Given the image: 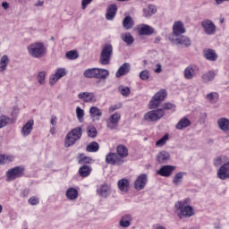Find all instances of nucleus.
Instances as JSON below:
<instances>
[{
  "label": "nucleus",
  "mask_w": 229,
  "mask_h": 229,
  "mask_svg": "<svg viewBox=\"0 0 229 229\" xmlns=\"http://www.w3.org/2000/svg\"><path fill=\"white\" fill-rule=\"evenodd\" d=\"M174 212L179 219H189L194 216V208L192 206L182 207V200L174 204Z\"/></svg>",
  "instance_id": "obj_1"
},
{
  "label": "nucleus",
  "mask_w": 229,
  "mask_h": 229,
  "mask_svg": "<svg viewBox=\"0 0 229 229\" xmlns=\"http://www.w3.org/2000/svg\"><path fill=\"white\" fill-rule=\"evenodd\" d=\"M28 53L32 58H42L46 53H47V49L46 46L42 42H36L31 44L27 47Z\"/></svg>",
  "instance_id": "obj_2"
},
{
  "label": "nucleus",
  "mask_w": 229,
  "mask_h": 229,
  "mask_svg": "<svg viewBox=\"0 0 229 229\" xmlns=\"http://www.w3.org/2000/svg\"><path fill=\"white\" fill-rule=\"evenodd\" d=\"M114 55V47L110 43H106L102 47L99 57V64L101 65H110V60Z\"/></svg>",
  "instance_id": "obj_3"
},
{
  "label": "nucleus",
  "mask_w": 229,
  "mask_h": 229,
  "mask_svg": "<svg viewBox=\"0 0 229 229\" xmlns=\"http://www.w3.org/2000/svg\"><path fill=\"white\" fill-rule=\"evenodd\" d=\"M82 131H83L81 127H76L70 132H68L64 140L65 148H71V146H74V144H76V141L81 139Z\"/></svg>",
  "instance_id": "obj_4"
},
{
  "label": "nucleus",
  "mask_w": 229,
  "mask_h": 229,
  "mask_svg": "<svg viewBox=\"0 0 229 229\" xmlns=\"http://www.w3.org/2000/svg\"><path fill=\"white\" fill-rule=\"evenodd\" d=\"M167 98V91L165 89H161L157 92L149 102V108L150 110H155L162 105V102L165 100Z\"/></svg>",
  "instance_id": "obj_5"
},
{
  "label": "nucleus",
  "mask_w": 229,
  "mask_h": 229,
  "mask_svg": "<svg viewBox=\"0 0 229 229\" xmlns=\"http://www.w3.org/2000/svg\"><path fill=\"white\" fill-rule=\"evenodd\" d=\"M164 115H165V112L164 109L159 108L148 111L147 114H145L144 119L145 121H148V123H155L157 121H160Z\"/></svg>",
  "instance_id": "obj_6"
},
{
  "label": "nucleus",
  "mask_w": 229,
  "mask_h": 229,
  "mask_svg": "<svg viewBox=\"0 0 229 229\" xmlns=\"http://www.w3.org/2000/svg\"><path fill=\"white\" fill-rule=\"evenodd\" d=\"M21 176H24V167L15 166L6 172V182H13Z\"/></svg>",
  "instance_id": "obj_7"
},
{
  "label": "nucleus",
  "mask_w": 229,
  "mask_h": 229,
  "mask_svg": "<svg viewBox=\"0 0 229 229\" xmlns=\"http://www.w3.org/2000/svg\"><path fill=\"white\" fill-rule=\"evenodd\" d=\"M169 40L172 44H174L178 47H190L191 38L187 36H181L180 38H174V36H169Z\"/></svg>",
  "instance_id": "obj_8"
},
{
  "label": "nucleus",
  "mask_w": 229,
  "mask_h": 229,
  "mask_svg": "<svg viewBox=\"0 0 229 229\" xmlns=\"http://www.w3.org/2000/svg\"><path fill=\"white\" fill-rule=\"evenodd\" d=\"M119 121H121V114L114 113L106 120V128H108V130H117Z\"/></svg>",
  "instance_id": "obj_9"
},
{
  "label": "nucleus",
  "mask_w": 229,
  "mask_h": 229,
  "mask_svg": "<svg viewBox=\"0 0 229 229\" xmlns=\"http://www.w3.org/2000/svg\"><path fill=\"white\" fill-rule=\"evenodd\" d=\"M106 162L111 165H123L124 159L119 157L117 154L110 152L106 156Z\"/></svg>",
  "instance_id": "obj_10"
},
{
  "label": "nucleus",
  "mask_w": 229,
  "mask_h": 229,
  "mask_svg": "<svg viewBox=\"0 0 229 229\" xmlns=\"http://www.w3.org/2000/svg\"><path fill=\"white\" fill-rule=\"evenodd\" d=\"M200 24L206 35H214L216 33V24L211 20L206 19Z\"/></svg>",
  "instance_id": "obj_11"
},
{
  "label": "nucleus",
  "mask_w": 229,
  "mask_h": 229,
  "mask_svg": "<svg viewBox=\"0 0 229 229\" xmlns=\"http://www.w3.org/2000/svg\"><path fill=\"white\" fill-rule=\"evenodd\" d=\"M67 75V71L65 68H59L56 70L55 74H52L49 78V84L51 86L55 85L58 80H61V78H64V76Z\"/></svg>",
  "instance_id": "obj_12"
},
{
  "label": "nucleus",
  "mask_w": 229,
  "mask_h": 229,
  "mask_svg": "<svg viewBox=\"0 0 229 229\" xmlns=\"http://www.w3.org/2000/svg\"><path fill=\"white\" fill-rule=\"evenodd\" d=\"M146 183H148V175L146 174H141L134 182V189L136 191H142V189L146 187Z\"/></svg>",
  "instance_id": "obj_13"
},
{
  "label": "nucleus",
  "mask_w": 229,
  "mask_h": 229,
  "mask_svg": "<svg viewBox=\"0 0 229 229\" xmlns=\"http://www.w3.org/2000/svg\"><path fill=\"white\" fill-rule=\"evenodd\" d=\"M183 33H185L183 23L182 21H175L173 26V34L170 35V37H180V35H183Z\"/></svg>",
  "instance_id": "obj_14"
},
{
  "label": "nucleus",
  "mask_w": 229,
  "mask_h": 229,
  "mask_svg": "<svg viewBox=\"0 0 229 229\" xmlns=\"http://www.w3.org/2000/svg\"><path fill=\"white\" fill-rule=\"evenodd\" d=\"M217 176L220 180H228L229 178V161L220 166L217 171Z\"/></svg>",
  "instance_id": "obj_15"
},
{
  "label": "nucleus",
  "mask_w": 229,
  "mask_h": 229,
  "mask_svg": "<svg viewBox=\"0 0 229 229\" xmlns=\"http://www.w3.org/2000/svg\"><path fill=\"white\" fill-rule=\"evenodd\" d=\"M176 169L174 165H163L157 172V174H159L160 176H165V178H169L171 174H173V171Z\"/></svg>",
  "instance_id": "obj_16"
},
{
  "label": "nucleus",
  "mask_w": 229,
  "mask_h": 229,
  "mask_svg": "<svg viewBox=\"0 0 229 229\" xmlns=\"http://www.w3.org/2000/svg\"><path fill=\"white\" fill-rule=\"evenodd\" d=\"M183 74L186 80H192L198 74V66L194 64L189 65L185 68Z\"/></svg>",
  "instance_id": "obj_17"
},
{
  "label": "nucleus",
  "mask_w": 229,
  "mask_h": 229,
  "mask_svg": "<svg viewBox=\"0 0 229 229\" xmlns=\"http://www.w3.org/2000/svg\"><path fill=\"white\" fill-rule=\"evenodd\" d=\"M217 125L223 132L229 137V119L228 118H219L217 120Z\"/></svg>",
  "instance_id": "obj_18"
},
{
  "label": "nucleus",
  "mask_w": 229,
  "mask_h": 229,
  "mask_svg": "<svg viewBox=\"0 0 229 229\" xmlns=\"http://www.w3.org/2000/svg\"><path fill=\"white\" fill-rule=\"evenodd\" d=\"M96 96L92 92H81L78 94V98L84 101V103H93L96 101Z\"/></svg>",
  "instance_id": "obj_19"
},
{
  "label": "nucleus",
  "mask_w": 229,
  "mask_h": 229,
  "mask_svg": "<svg viewBox=\"0 0 229 229\" xmlns=\"http://www.w3.org/2000/svg\"><path fill=\"white\" fill-rule=\"evenodd\" d=\"M171 158V155L169 152L165 150L160 151L157 156H156V160L159 164H167L169 162V159Z\"/></svg>",
  "instance_id": "obj_20"
},
{
  "label": "nucleus",
  "mask_w": 229,
  "mask_h": 229,
  "mask_svg": "<svg viewBox=\"0 0 229 229\" xmlns=\"http://www.w3.org/2000/svg\"><path fill=\"white\" fill-rule=\"evenodd\" d=\"M204 58L206 60H208L209 62H216L217 60V53H216V50L212 48H206L203 51Z\"/></svg>",
  "instance_id": "obj_21"
},
{
  "label": "nucleus",
  "mask_w": 229,
  "mask_h": 229,
  "mask_svg": "<svg viewBox=\"0 0 229 229\" xmlns=\"http://www.w3.org/2000/svg\"><path fill=\"white\" fill-rule=\"evenodd\" d=\"M133 221V216L130 214L123 215L120 221L119 225L122 228H129L131 225V222Z\"/></svg>",
  "instance_id": "obj_22"
},
{
  "label": "nucleus",
  "mask_w": 229,
  "mask_h": 229,
  "mask_svg": "<svg viewBox=\"0 0 229 229\" xmlns=\"http://www.w3.org/2000/svg\"><path fill=\"white\" fill-rule=\"evenodd\" d=\"M106 21H114L115 15L117 14V5L109 4L106 10Z\"/></svg>",
  "instance_id": "obj_23"
},
{
  "label": "nucleus",
  "mask_w": 229,
  "mask_h": 229,
  "mask_svg": "<svg viewBox=\"0 0 229 229\" xmlns=\"http://www.w3.org/2000/svg\"><path fill=\"white\" fill-rule=\"evenodd\" d=\"M97 192L100 198H108L110 196L111 188L110 185L104 183L100 185V188L97 190Z\"/></svg>",
  "instance_id": "obj_24"
},
{
  "label": "nucleus",
  "mask_w": 229,
  "mask_h": 229,
  "mask_svg": "<svg viewBox=\"0 0 229 229\" xmlns=\"http://www.w3.org/2000/svg\"><path fill=\"white\" fill-rule=\"evenodd\" d=\"M35 124V121L33 120H29L22 127L21 129V134L23 137H28L33 131V126Z\"/></svg>",
  "instance_id": "obj_25"
},
{
  "label": "nucleus",
  "mask_w": 229,
  "mask_h": 229,
  "mask_svg": "<svg viewBox=\"0 0 229 229\" xmlns=\"http://www.w3.org/2000/svg\"><path fill=\"white\" fill-rule=\"evenodd\" d=\"M117 185L122 192H128L130 191V180L126 178L119 180Z\"/></svg>",
  "instance_id": "obj_26"
},
{
  "label": "nucleus",
  "mask_w": 229,
  "mask_h": 229,
  "mask_svg": "<svg viewBox=\"0 0 229 229\" xmlns=\"http://www.w3.org/2000/svg\"><path fill=\"white\" fill-rule=\"evenodd\" d=\"M130 69H131V67L130 66V63H124L122 66H120V68L116 72V78H121V76L128 74V72H130Z\"/></svg>",
  "instance_id": "obj_27"
},
{
  "label": "nucleus",
  "mask_w": 229,
  "mask_h": 229,
  "mask_svg": "<svg viewBox=\"0 0 229 229\" xmlns=\"http://www.w3.org/2000/svg\"><path fill=\"white\" fill-rule=\"evenodd\" d=\"M116 155H118L119 158H122V160H124L128 157V148L124 145H119L116 148Z\"/></svg>",
  "instance_id": "obj_28"
},
{
  "label": "nucleus",
  "mask_w": 229,
  "mask_h": 229,
  "mask_svg": "<svg viewBox=\"0 0 229 229\" xmlns=\"http://www.w3.org/2000/svg\"><path fill=\"white\" fill-rule=\"evenodd\" d=\"M108 76H110L108 70L97 68V80H106Z\"/></svg>",
  "instance_id": "obj_29"
},
{
  "label": "nucleus",
  "mask_w": 229,
  "mask_h": 229,
  "mask_svg": "<svg viewBox=\"0 0 229 229\" xmlns=\"http://www.w3.org/2000/svg\"><path fill=\"white\" fill-rule=\"evenodd\" d=\"M155 13H157V6L154 4H149L143 9L144 17H151V15H155Z\"/></svg>",
  "instance_id": "obj_30"
},
{
  "label": "nucleus",
  "mask_w": 229,
  "mask_h": 229,
  "mask_svg": "<svg viewBox=\"0 0 229 229\" xmlns=\"http://www.w3.org/2000/svg\"><path fill=\"white\" fill-rule=\"evenodd\" d=\"M189 126H191V120L187 117H183L178 122L175 128L176 130H183V128H187Z\"/></svg>",
  "instance_id": "obj_31"
},
{
  "label": "nucleus",
  "mask_w": 229,
  "mask_h": 229,
  "mask_svg": "<svg viewBox=\"0 0 229 229\" xmlns=\"http://www.w3.org/2000/svg\"><path fill=\"white\" fill-rule=\"evenodd\" d=\"M65 196L67 199L72 201L78 198V190H76L75 188H69L66 191Z\"/></svg>",
  "instance_id": "obj_32"
},
{
  "label": "nucleus",
  "mask_w": 229,
  "mask_h": 229,
  "mask_svg": "<svg viewBox=\"0 0 229 229\" xmlns=\"http://www.w3.org/2000/svg\"><path fill=\"white\" fill-rule=\"evenodd\" d=\"M8 64H10V58H8V55H3L0 58V72H4V71H6Z\"/></svg>",
  "instance_id": "obj_33"
},
{
  "label": "nucleus",
  "mask_w": 229,
  "mask_h": 229,
  "mask_svg": "<svg viewBox=\"0 0 229 229\" xmlns=\"http://www.w3.org/2000/svg\"><path fill=\"white\" fill-rule=\"evenodd\" d=\"M121 38H122L123 42H125V44L127 46H131V44H133V42H135L133 36H131V34L129 32L122 34Z\"/></svg>",
  "instance_id": "obj_34"
},
{
  "label": "nucleus",
  "mask_w": 229,
  "mask_h": 229,
  "mask_svg": "<svg viewBox=\"0 0 229 229\" xmlns=\"http://www.w3.org/2000/svg\"><path fill=\"white\" fill-rule=\"evenodd\" d=\"M98 68H89L84 71L83 76L84 78H95L97 80Z\"/></svg>",
  "instance_id": "obj_35"
},
{
  "label": "nucleus",
  "mask_w": 229,
  "mask_h": 229,
  "mask_svg": "<svg viewBox=\"0 0 229 229\" xmlns=\"http://www.w3.org/2000/svg\"><path fill=\"white\" fill-rule=\"evenodd\" d=\"M91 171L92 169L90 168V166L84 165L79 169V174L82 178H87V176L90 174Z\"/></svg>",
  "instance_id": "obj_36"
},
{
  "label": "nucleus",
  "mask_w": 229,
  "mask_h": 229,
  "mask_svg": "<svg viewBox=\"0 0 229 229\" xmlns=\"http://www.w3.org/2000/svg\"><path fill=\"white\" fill-rule=\"evenodd\" d=\"M155 30L149 25H142L139 30L140 35H152Z\"/></svg>",
  "instance_id": "obj_37"
},
{
  "label": "nucleus",
  "mask_w": 229,
  "mask_h": 229,
  "mask_svg": "<svg viewBox=\"0 0 229 229\" xmlns=\"http://www.w3.org/2000/svg\"><path fill=\"white\" fill-rule=\"evenodd\" d=\"M89 114L91 117H98V121H99V117L103 115V112L98 106H91L89 109Z\"/></svg>",
  "instance_id": "obj_38"
},
{
  "label": "nucleus",
  "mask_w": 229,
  "mask_h": 229,
  "mask_svg": "<svg viewBox=\"0 0 229 229\" xmlns=\"http://www.w3.org/2000/svg\"><path fill=\"white\" fill-rule=\"evenodd\" d=\"M86 151H88V153H98V151H99V143L92 141L87 146Z\"/></svg>",
  "instance_id": "obj_39"
},
{
  "label": "nucleus",
  "mask_w": 229,
  "mask_h": 229,
  "mask_svg": "<svg viewBox=\"0 0 229 229\" xmlns=\"http://www.w3.org/2000/svg\"><path fill=\"white\" fill-rule=\"evenodd\" d=\"M133 19H131L130 16H126L123 21V26L125 28V30H131L133 28Z\"/></svg>",
  "instance_id": "obj_40"
},
{
  "label": "nucleus",
  "mask_w": 229,
  "mask_h": 229,
  "mask_svg": "<svg viewBox=\"0 0 229 229\" xmlns=\"http://www.w3.org/2000/svg\"><path fill=\"white\" fill-rule=\"evenodd\" d=\"M12 118L9 116H6L4 114L0 115V130L1 128H4V126H8V124H11Z\"/></svg>",
  "instance_id": "obj_41"
},
{
  "label": "nucleus",
  "mask_w": 229,
  "mask_h": 229,
  "mask_svg": "<svg viewBox=\"0 0 229 229\" xmlns=\"http://www.w3.org/2000/svg\"><path fill=\"white\" fill-rule=\"evenodd\" d=\"M216 78V73L214 72H207L202 75V80L204 83H208V81H212Z\"/></svg>",
  "instance_id": "obj_42"
},
{
  "label": "nucleus",
  "mask_w": 229,
  "mask_h": 229,
  "mask_svg": "<svg viewBox=\"0 0 229 229\" xmlns=\"http://www.w3.org/2000/svg\"><path fill=\"white\" fill-rule=\"evenodd\" d=\"M206 99L209 101V103H217L219 99V94H217L216 92L208 93L206 96Z\"/></svg>",
  "instance_id": "obj_43"
},
{
  "label": "nucleus",
  "mask_w": 229,
  "mask_h": 229,
  "mask_svg": "<svg viewBox=\"0 0 229 229\" xmlns=\"http://www.w3.org/2000/svg\"><path fill=\"white\" fill-rule=\"evenodd\" d=\"M14 157L13 156H6L0 154V165L3 164H9V162H13Z\"/></svg>",
  "instance_id": "obj_44"
},
{
  "label": "nucleus",
  "mask_w": 229,
  "mask_h": 229,
  "mask_svg": "<svg viewBox=\"0 0 229 229\" xmlns=\"http://www.w3.org/2000/svg\"><path fill=\"white\" fill-rule=\"evenodd\" d=\"M68 60H76L80 57V54L76 50H71L65 54Z\"/></svg>",
  "instance_id": "obj_45"
},
{
  "label": "nucleus",
  "mask_w": 229,
  "mask_h": 229,
  "mask_svg": "<svg viewBox=\"0 0 229 229\" xmlns=\"http://www.w3.org/2000/svg\"><path fill=\"white\" fill-rule=\"evenodd\" d=\"M47 73L46 72H39L37 77V80L39 83V85H46V76Z\"/></svg>",
  "instance_id": "obj_46"
},
{
  "label": "nucleus",
  "mask_w": 229,
  "mask_h": 229,
  "mask_svg": "<svg viewBox=\"0 0 229 229\" xmlns=\"http://www.w3.org/2000/svg\"><path fill=\"white\" fill-rule=\"evenodd\" d=\"M182 180H183V173L179 172L174 176L173 183L175 185H179L182 183Z\"/></svg>",
  "instance_id": "obj_47"
},
{
  "label": "nucleus",
  "mask_w": 229,
  "mask_h": 229,
  "mask_svg": "<svg viewBox=\"0 0 229 229\" xmlns=\"http://www.w3.org/2000/svg\"><path fill=\"white\" fill-rule=\"evenodd\" d=\"M167 140H169V134H165L164 137H162L160 140H158L156 142V146L157 148H162V146H165Z\"/></svg>",
  "instance_id": "obj_48"
},
{
  "label": "nucleus",
  "mask_w": 229,
  "mask_h": 229,
  "mask_svg": "<svg viewBox=\"0 0 229 229\" xmlns=\"http://www.w3.org/2000/svg\"><path fill=\"white\" fill-rule=\"evenodd\" d=\"M77 119L80 123H83V117H85V111L81 107L77 106L76 108Z\"/></svg>",
  "instance_id": "obj_49"
},
{
  "label": "nucleus",
  "mask_w": 229,
  "mask_h": 229,
  "mask_svg": "<svg viewBox=\"0 0 229 229\" xmlns=\"http://www.w3.org/2000/svg\"><path fill=\"white\" fill-rule=\"evenodd\" d=\"M118 91L120 92V94H122V96H124L125 98H128V96H130V88L126 87V86H119L118 87Z\"/></svg>",
  "instance_id": "obj_50"
},
{
  "label": "nucleus",
  "mask_w": 229,
  "mask_h": 229,
  "mask_svg": "<svg viewBox=\"0 0 229 229\" xmlns=\"http://www.w3.org/2000/svg\"><path fill=\"white\" fill-rule=\"evenodd\" d=\"M88 137L91 139L98 137V129L96 127H88Z\"/></svg>",
  "instance_id": "obj_51"
},
{
  "label": "nucleus",
  "mask_w": 229,
  "mask_h": 229,
  "mask_svg": "<svg viewBox=\"0 0 229 229\" xmlns=\"http://www.w3.org/2000/svg\"><path fill=\"white\" fill-rule=\"evenodd\" d=\"M90 160H92L90 157L81 154L79 157V164H90Z\"/></svg>",
  "instance_id": "obj_52"
},
{
  "label": "nucleus",
  "mask_w": 229,
  "mask_h": 229,
  "mask_svg": "<svg viewBox=\"0 0 229 229\" xmlns=\"http://www.w3.org/2000/svg\"><path fill=\"white\" fill-rule=\"evenodd\" d=\"M149 76H151V73L148 70H144L140 72V78L144 81H146V80H149Z\"/></svg>",
  "instance_id": "obj_53"
},
{
  "label": "nucleus",
  "mask_w": 229,
  "mask_h": 229,
  "mask_svg": "<svg viewBox=\"0 0 229 229\" xmlns=\"http://www.w3.org/2000/svg\"><path fill=\"white\" fill-rule=\"evenodd\" d=\"M164 110H173V112L176 111V106H174V104H171L169 102L165 103L163 105V111Z\"/></svg>",
  "instance_id": "obj_54"
},
{
  "label": "nucleus",
  "mask_w": 229,
  "mask_h": 229,
  "mask_svg": "<svg viewBox=\"0 0 229 229\" xmlns=\"http://www.w3.org/2000/svg\"><path fill=\"white\" fill-rule=\"evenodd\" d=\"M28 201L30 205H32V206L38 205V203H40V199L35 196L30 197Z\"/></svg>",
  "instance_id": "obj_55"
},
{
  "label": "nucleus",
  "mask_w": 229,
  "mask_h": 229,
  "mask_svg": "<svg viewBox=\"0 0 229 229\" xmlns=\"http://www.w3.org/2000/svg\"><path fill=\"white\" fill-rule=\"evenodd\" d=\"M121 106H123V104L121 103L115 104L114 106H111L109 107V113L112 114V112H115V110H119Z\"/></svg>",
  "instance_id": "obj_56"
},
{
  "label": "nucleus",
  "mask_w": 229,
  "mask_h": 229,
  "mask_svg": "<svg viewBox=\"0 0 229 229\" xmlns=\"http://www.w3.org/2000/svg\"><path fill=\"white\" fill-rule=\"evenodd\" d=\"M215 166L216 167H219V165H221V164H223V157H217L216 159H215Z\"/></svg>",
  "instance_id": "obj_57"
},
{
  "label": "nucleus",
  "mask_w": 229,
  "mask_h": 229,
  "mask_svg": "<svg viewBox=\"0 0 229 229\" xmlns=\"http://www.w3.org/2000/svg\"><path fill=\"white\" fill-rule=\"evenodd\" d=\"M93 0H82L81 1V8L82 10H86L87 9V5L90 4V3H92Z\"/></svg>",
  "instance_id": "obj_58"
},
{
  "label": "nucleus",
  "mask_w": 229,
  "mask_h": 229,
  "mask_svg": "<svg viewBox=\"0 0 229 229\" xmlns=\"http://www.w3.org/2000/svg\"><path fill=\"white\" fill-rule=\"evenodd\" d=\"M56 121H58V118L56 117V115L53 114L50 119V123L52 124V126H56Z\"/></svg>",
  "instance_id": "obj_59"
},
{
  "label": "nucleus",
  "mask_w": 229,
  "mask_h": 229,
  "mask_svg": "<svg viewBox=\"0 0 229 229\" xmlns=\"http://www.w3.org/2000/svg\"><path fill=\"white\" fill-rule=\"evenodd\" d=\"M181 203L182 207H191V205H189L191 203V199L187 198L183 201L181 200Z\"/></svg>",
  "instance_id": "obj_60"
},
{
  "label": "nucleus",
  "mask_w": 229,
  "mask_h": 229,
  "mask_svg": "<svg viewBox=\"0 0 229 229\" xmlns=\"http://www.w3.org/2000/svg\"><path fill=\"white\" fill-rule=\"evenodd\" d=\"M154 72H156L157 74L162 72V65L160 64H157V69L154 70Z\"/></svg>",
  "instance_id": "obj_61"
},
{
  "label": "nucleus",
  "mask_w": 229,
  "mask_h": 229,
  "mask_svg": "<svg viewBox=\"0 0 229 229\" xmlns=\"http://www.w3.org/2000/svg\"><path fill=\"white\" fill-rule=\"evenodd\" d=\"M2 8H4V10H8V8H10V4H8V2H3Z\"/></svg>",
  "instance_id": "obj_62"
},
{
  "label": "nucleus",
  "mask_w": 229,
  "mask_h": 229,
  "mask_svg": "<svg viewBox=\"0 0 229 229\" xmlns=\"http://www.w3.org/2000/svg\"><path fill=\"white\" fill-rule=\"evenodd\" d=\"M34 6H44V1L38 0Z\"/></svg>",
  "instance_id": "obj_63"
},
{
  "label": "nucleus",
  "mask_w": 229,
  "mask_h": 229,
  "mask_svg": "<svg viewBox=\"0 0 229 229\" xmlns=\"http://www.w3.org/2000/svg\"><path fill=\"white\" fill-rule=\"evenodd\" d=\"M28 194H30V190L26 189L22 191V197L27 198Z\"/></svg>",
  "instance_id": "obj_64"
}]
</instances>
